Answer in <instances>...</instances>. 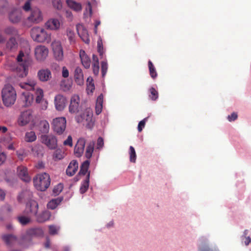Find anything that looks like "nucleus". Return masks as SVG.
I'll return each instance as SVG.
<instances>
[{"mask_svg": "<svg viewBox=\"0 0 251 251\" xmlns=\"http://www.w3.org/2000/svg\"><path fill=\"white\" fill-rule=\"evenodd\" d=\"M39 130L45 134L49 132L50 129V125L46 120H42L40 121L39 125Z\"/></svg>", "mask_w": 251, "mask_h": 251, "instance_id": "7c9ffc66", "label": "nucleus"}, {"mask_svg": "<svg viewBox=\"0 0 251 251\" xmlns=\"http://www.w3.org/2000/svg\"><path fill=\"white\" fill-rule=\"evenodd\" d=\"M92 81L93 79L92 77H88L87 78V88L88 90H90L91 92H93V90L95 89V86L94 84L92 82Z\"/></svg>", "mask_w": 251, "mask_h": 251, "instance_id": "603ef678", "label": "nucleus"}, {"mask_svg": "<svg viewBox=\"0 0 251 251\" xmlns=\"http://www.w3.org/2000/svg\"><path fill=\"white\" fill-rule=\"evenodd\" d=\"M102 108V106L96 105V113L97 115H99L101 113Z\"/></svg>", "mask_w": 251, "mask_h": 251, "instance_id": "774afa93", "label": "nucleus"}, {"mask_svg": "<svg viewBox=\"0 0 251 251\" xmlns=\"http://www.w3.org/2000/svg\"><path fill=\"white\" fill-rule=\"evenodd\" d=\"M130 161L135 163L136 159V154L134 148L132 146L129 148Z\"/></svg>", "mask_w": 251, "mask_h": 251, "instance_id": "37998d69", "label": "nucleus"}, {"mask_svg": "<svg viewBox=\"0 0 251 251\" xmlns=\"http://www.w3.org/2000/svg\"><path fill=\"white\" fill-rule=\"evenodd\" d=\"M41 142L50 150H54L57 147V139L53 134H43L41 136Z\"/></svg>", "mask_w": 251, "mask_h": 251, "instance_id": "423d86ee", "label": "nucleus"}, {"mask_svg": "<svg viewBox=\"0 0 251 251\" xmlns=\"http://www.w3.org/2000/svg\"><path fill=\"white\" fill-rule=\"evenodd\" d=\"M64 157V152L60 150L57 149L56 150L53 155V158L54 159V160H59L62 159H63Z\"/></svg>", "mask_w": 251, "mask_h": 251, "instance_id": "ea45409f", "label": "nucleus"}, {"mask_svg": "<svg viewBox=\"0 0 251 251\" xmlns=\"http://www.w3.org/2000/svg\"><path fill=\"white\" fill-rule=\"evenodd\" d=\"M18 222L22 225H26L30 222V219L28 217L21 216L17 218Z\"/></svg>", "mask_w": 251, "mask_h": 251, "instance_id": "79ce46f5", "label": "nucleus"}, {"mask_svg": "<svg viewBox=\"0 0 251 251\" xmlns=\"http://www.w3.org/2000/svg\"><path fill=\"white\" fill-rule=\"evenodd\" d=\"M85 143L86 141L83 138H80L78 140L74 149L76 156L80 157L82 155L84 152Z\"/></svg>", "mask_w": 251, "mask_h": 251, "instance_id": "ddd939ff", "label": "nucleus"}, {"mask_svg": "<svg viewBox=\"0 0 251 251\" xmlns=\"http://www.w3.org/2000/svg\"><path fill=\"white\" fill-rule=\"evenodd\" d=\"M37 82L35 80L30 79L26 82L21 83L20 86L23 89H26L28 91L33 90L35 87Z\"/></svg>", "mask_w": 251, "mask_h": 251, "instance_id": "cd10ccee", "label": "nucleus"}, {"mask_svg": "<svg viewBox=\"0 0 251 251\" xmlns=\"http://www.w3.org/2000/svg\"><path fill=\"white\" fill-rule=\"evenodd\" d=\"M238 117L237 114L235 112H233L230 115H228L227 119L229 122L234 121Z\"/></svg>", "mask_w": 251, "mask_h": 251, "instance_id": "4d7b16f0", "label": "nucleus"}, {"mask_svg": "<svg viewBox=\"0 0 251 251\" xmlns=\"http://www.w3.org/2000/svg\"><path fill=\"white\" fill-rule=\"evenodd\" d=\"M90 165V161L88 160L84 161L80 166L79 174L81 175H85L87 173H88V169Z\"/></svg>", "mask_w": 251, "mask_h": 251, "instance_id": "f704fd0d", "label": "nucleus"}, {"mask_svg": "<svg viewBox=\"0 0 251 251\" xmlns=\"http://www.w3.org/2000/svg\"><path fill=\"white\" fill-rule=\"evenodd\" d=\"M22 18V13L20 10L16 9L11 11L9 14V20L13 24L19 23Z\"/></svg>", "mask_w": 251, "mask_h": 251, "instance_id": "f3484780", "label": "nucleus"}, {"mask_svg": "<svg viewBox=\"0 0 251 251\" xmlns=\"http://www.w3.org/2000/svg\"><path fill=\"white\" fill-rule=\"evenodd\" d=\"M98 52L100 53V55H102V50H103V48L101 46V44H100V42L99 41L98 42Z\"/></svg>", "mask_w": 251, "mask_h": 251, "instance_id": "338daca9", "label": "nucleus"}, {"mask_svg": "<svg viewBox=\"0 0 251 251\" xmlns=\"http://www.w3.org/2000/svg\"><path fill=\"white\" fill-rule=\"evenodd\" d=\"M84 116H85L86 127L88 128H91L93 126L92 112L90 110H86L84 112Z\"/></svg>", "mask_w": 251, "mask_h": 251, "instance_id": "a878e982", "label": "nucleus"}, {"mask_svg": "<svg viewBox=\"0 0 251 251\" xmlns=\"http://www.w3.org/2000/svg\"><path fill=\"white\" fill-rule=\"evenodd\" d=\"M17 61L26 75L28 73V68L32 64L31 58L28 54H25L22 50H21L17 57Z\"/></svg>", "mask_w": 251, "mask_h": 251, "instance_id": "39448f33", "label": "nucleus"}, {"mask_svg": "<svg viewBox=\"0 0 251 251\" xmlns=\"http://www.w3.org/2000/svg\"><path fill=\"white\" fill-rule=\"evenodd\" d=\"M38 203L34 200L30 201L26 204V210L31 215L36 216L38 211Z\"/></svg>", "mask_w": 251, "mask_h": 251, "instance_id": "2eb2a0df", "label": "nucleus"}, {"mask_svg": "<svg viewBox=\"0 0 251 251\" xmlns=\"http://www.w3.org/2000/svg\"><path fill=\"white\" fill-rule=\"evenodd\" d=\"M150 95H149L150 98L152 100H155L158 99V92L153 87H151L149 90Z\"/></svg>", "mask_w": 251, "mask_h": 251, "instance_id": "a19ab883", "label": "nucleus"}, {"mask_svg": "<svg viewBox=\"0 0 251 251\" xmlns=\"http://www.w3.org/2000/svg\"><path fill=\"white\" fill-rule=\"evenodd\" d=\"M17 42L15 37H11L6 43V48L12 50L17 47Z\"/></svg>", "mask_w": 251, "mask_h": 251, "instance_id": "c9c22d12", "label": "nucleus"}, {"mask_svg": "<svg viewBox=\"0 0 251 251\" xmlns=\"http://www.w3.org/2000/svg\"><path fill=\"white\" fill-rule=\"evenodd\" d=\"M30 34L33 40L38 42H43L50 39V35L45 30L40 27H33Z\"/></svg>", "mask_w": 251, "mask_h": 251, "instance_id": "20e7f679", "label": "nucleus"}, {"mask_svg": "<svg viewBox=\"0 0 251 251\" xmlns=\"http://www.w3.org/2000/svg\"><path fill=\"white\" fill-rule=\"evenodd\" d=\"M243 238L244 240L243 241L241 240L242 242L244 243L246 246H248L250 243H251V238L250 237H244Z\"/></svg>", "mask_w": 251, "mask_h": 251, "instance_id": "e2e57ef3", "label": "nucleus"}, {"mask_svg": "<svg viewBox=\"0 0 251 251\" xmlns=\"http://www.w3.org/2000/svg\"><path fill=\"white\" fill-rule=\"evenodd\" d=\"M17 172L19 177L25 182H29L31 180L29 176L27 168L24 166H20L17 167Z\"/></svg>", "mask_w": 251, "mask_h": 251, "instance_id": "f8f14e48", "label": "nucleus"}, {"mask_svg": "<svg viewBox=\"0 0 251 251\" xmlns=\"http://www.w3.org/2000/svg\"><path fill=\"white\" fill-rule=\"evenodd\" d=\"M4 33L11 37H15L18 35V31L16 28L12 26L6 27L3 30Z\"/></svg>", "mask_w": 251, "mask_h": 251, "instance_id": "c756f323", "label": "nucleus"}, {"mask_svg": "<svg viewBox=\"0 0 251 251\" xmlns=\"http://www.w3.org/2000/svg\"><path fill=\"white\" fill-rule=\"evenodd\" d=\"M102 103H103V96L102 94H101L98 97V98L97 99L96 105L102 106Z\"/></svg>", "mask_w": 251, "mask_h": 251, "instance_id": "bf43d9fd", "label": "nucleus"}, {"mask_svg": "<svg viewBox=\"0 0 251 251\" xmlns=\"http://www.w3.org/2000/svg\"><path fill=\"white\" fill-rule=\"evenodd\" d=\"M75 79L76 83L81 85L83 84V74L82 69L77 67L75 68Z\"/></svg>", "mask_w": 251, "mask_h": 251, "instance_id": "393cba45", "label": "nucleus"}, {"mask_svg": "<svg viewBox=\"0 0 251 251\" xmlns=\"http://www.w3.org/2000/svg\"><path fill=\"white\" fill-rule=\"evenodd\" d=\"M63 186L62 184H59L54 187L53 192L56 195H58L63 190Z\"/></svg>", "mask_w": 251, "mask_h": 251, "instance_id": "3c124183", "label": "nucleus"}, {"mask_svg": "<svg viewBox=\"0 0 251 251\" xmlns=\"http://www.w3.org/2000/svg\"><path fill=\"white\" fill-rule=\"evenodd\" d=\"M67 35L71 44L74 43L75 42V34L74 31L70 29L67 30Z\"/></svg>", "mask_w": 251, "mask_h": 251, "instance_id": "a18cd8bd", "label": "nucleus"}, {"mask_svg": "<svg viewBox=\"0 0 251 251\" xmlns=\"http://www.w3.org/2000/svg\"><path fill=\"white\" fill-rule=\"evenodd\" d=\"M6 155L4 153H1L0 154V165H2L6 160Z\"/></svg>", "mask_w": 251, "mask_h": 251, "instance_id": "69168bd1", "label": "nucleus"}, {"mask_svg": "<svg viewBox=\"0 0 251 251\" xmlns=\"http://www.w3.org/2000/svg\"><path fill=\"white\" fill-rule=\"evenodd\" d=\"M104 144L103 139L102 137H100L97 140V148L100 149L102 148Z\"/></svg>", "mask_w": 251, "mask_h": 251, "instance_id": "13d9d810", "label": "nucleus"}, {"mask_svg": "<svg viewBox=\"0 0 251 251\" xmlns=\"http://www.w3.org/2000/svg\"><path fill=\"white\" fill-rule=\"evenodd\" d=\"M76 29L78 34L82 41L86 44H89L90 42V39L87 29L82 25H77Z\"/></svg>", "mask_w": 251, "mask_h": 251, "instance_id": "dca6fc26", "label": "nucleus"}, {"mask_svg": "<svg viewBox=\"0 0 251 251\" xmlns=\"http://www.w3.org/2000/svg\"><path fill=\"white\" fill-rule=\"evenodd\" d=\"M79 57L84 67L86 69L89 68L91 64V60L84 50H80Z\"/></svg>", "mask_w": 251, "mask_h": 251, "instance_id": "5701e85b", "label": "nucleus"}, {"mask_svg": "<svg viewBox=\"0 0 251 251\" xmlns=\"http://www.w3.org/2000/svg\"><path fill=\"white\" fill-rule=\"evenodd\" d=\"M28 193L29 192L27 191H24L21 192L18 196V201L21 202L23 201V199L25 198V196L26 195V194Z\"/></svg>", "mask_w": 251, "mask_h": 251, "instance_id": "6e6d98bb", "label": "nucleus"}, {"mask_svg": "<svg viewBox=\"0 0 251 251\" xmlns=\"http://www.w3.org/2000/svg\"><path fill=\"white\" fill-rule=\"evenodd\" d=\"M7 5V2L5 0H0V10L5 8Z\"/></svg>", "mask_w": 251, "mask_h": 251, "instance_id": "0e129e2a", "label": "nucleus"}, {"mask_svg": "<svg viewBox=\"0 0 251 251\" xmlns=\"http://www.w3.org/2000/svg\"><path fill=\"white\" fill-rule=\"evenodd\" d=\"M75 120L77 123H82L83 125L86 124V122H85V116H84V113L82 114L77 115L75 117Z\"/></svg>", "mask_w": 251, "mask_h": 251, "instance_id": "8fccbe9b", "label": "nucleus"}, {"mask_svg": "<svg viewBox=\"0 0 251 251\" xmlns=\"http://www.w3.org/2000/svg\"><path fill=\"white\" fill-rule=\"evenodd\" d=\"M35 216L38 223H44L50 219L51 213L49 211L45 210L38 215L37 214Z\"/></svg>", "mask_w": 251, "mask_h": 251, "instance_id": "bb28decb", "label": "nucleus"}, {"mask_svg": "<svg viewBox=\"0 0 251 251\" xmlns=\"http://www.w3.org/2000/svg\"><path fill=\"white\" fill-rule=\"evenodd\" d=\"M48 49L44 46H38L35 49L36 58L39 61L44 60L48 56Z\"/></svg>", "mask_w": 251, "mask_h": 251, "instance_id": "9d476101", "label": "nucleus"}, {"mask_svg": "<svg viewBox=\"0 0 251 251\" xmlns=\"http://www.w3.org/2000/svg\"><path fill=\"white\" fill-rule=\"evenodd\" d=\"M1 96L3 104L6 106L14 103L16 100V93L14 88L10 84H6L2 90Z\"/></svg>", "mask_w": 251, "mask_h": 251, "instance_id": "f03ea898", "label": "nucleus"}, {"mask_svg": "<svg viewBox=\"0 0 251 251\" xmlns=\"http://www.w3.org/2000/svg\"><path fill=\"white\" fill-rule=\"evenodd\" d=\"M63 144L65 146H69L70 147L73 146L72 138L71 135H69L67 139L64 141Z\"/></svg>", "mask_w": 251, "mask_h": 251, "instance_id": "5fc2aeb1", "label": "nucleus"}, {"mask_svg": "<svg viewBox=\"0 0 251 251\" xmlns=\"http://www.w3.org/2000/svg\"><path fill=\"white\" fill-rule=\"evenodd\" d=\"M67 100L62 95H57L54 98V104L56 110L62 111L66 107Z\"/></svg>", "mask_w": 251, "mask_h": 251, "instance_id": "9b49d317", "label": "nucleus"}, {"mask_svg": "<svg viewBox=\"0 0 251 251\" xmlns=\"http://www.w3.org/2000/svg\"><path fill=\"white\" fill-rule=\"evenodd\" d=\"M60 227L54 225H50L49 226V233L51 235H54L58 233Z\"/></svg>", "mask_w": 251, "mask_h": 251, "instance_id": "c03bdc74", "label": "nucleus"}, {"mask_svg": "<svg viewBox=\"0 0 251 251\" xmlns=\"http://www.w3.org/2000/svg\"><path fill=\"white\" fill-rule=\"evenodd\" d=\"M31 119V113L29 110H26L22 113L19 119V123L21 126L28 124Z\"/></svg>", "mask_w": 251, "mask_h": 251, "instance_id": "aec40b11", "label": "nucleus"}, {"mask_svg": "<svg viewBox=\"0 0 251 251\" xmlns=\"http://www.w3.org/2000/svg\"><path fill=\"white\" fill-rule=\"evenodd\" d=\"M148 66L151 76L153 79L156 78L157 75V74L153 64L150 60L148 62Z\"/></svg>", "mask_w": 251, "mask_h": 251, "instance_id": "58836bf2", "label": "nucleus"}, {"mask_svg": "<svg viewBox=\"0 0 251 251\" xmlns=\"http://www.w3.org/2000/svg\"><path fill=\"white\" fill-rule=\"evenodd\" d=\"M43 17L41 10L38 7L32 8L29 16L23 22V25L30 27L34 24H37L43 21Z\"/></svg>", "mask_w": 251, "mask_h": 251, "instance_id": "7ed1b4c3", "label": "nucleus"}, {"mask_svg": "<svg viewBox=\"0 0 251 251\" xmlns=\"http://www.w3.org/2000/svg\"><path fill=\"white\" fill-rule=\"evenodd\" d=\"M33 181L34 186L37 190L45 191L50 184V178L47 173H40L33 178Z\"/></svg>", "mask_w": 251, "mask_h": 251, "instance_id": "f257e3e1", "label": "nucleus"}, {"mask_svg": "<svg viewBox=\"0 0 251 251\" xmlns=\"http://www.w3.org/2000/svg\"><path fill=\"white\" fill-rule=\"evenodd\" d=\"M44 231L41 227L31 228L26 231V235L29 237L43 236Z\"/></svg>", "mask_w": 251, "mask_h": 251, "instance_id": "4be33fe9", "label": "nucleus"}, {"mask_svg": "<svg viewBox=\"0 0 251 251\" xmlns=\"http://www.w3.org/2000/svg\"><path fill=\"white\" fill-rule=\"evenodd\" d=\"M108 69V65L106 62L102 61L101 63V70L103 77L105 75Z\"/></svg>", "mask_w": 251, "mask_h": 251, "instance_id": "49530a36", "label": "nucleus"}, {"mask_svg": "<svg viewBox=\"0 0 251 251\" xmlns=\"http://www.w3.org/2000/svg\"><path fill=\"white\" fill-rule=\"evenodd\" d=\"M21 100L23 102V106L28 107L30 106L33 102V96L29 92L23 93Z\"/></svg>", "mask_w": 251, "mask_h": 251, "instance_id": "6ab92c4d", "label": "nucleus"}, {"mask_svg": "<svg viewBox=\"0 0 251 251\" xmlns=\"http://www.w3.org/2000/svg\"><path fill=\"white\" fill-rule=\"evenodd\" d=\"M95 142L92 141L90 142L86 147L85 156L87 159H90L94 151Z\"/></svg>", "mask_w": 251, "mask_h": 251, "instance_id": "72a5a7b5", "label": "nucleus"}, {"mask_svg": "<svg viewBox=\"0 0 251 251\" xmlns=\"http://www.w3.org/2000/svg\"><path fill=\"white\" fill-rule=\"evenodd\" d=\"M90 172L87 173L85 179L83 181L80 188V192L81 194L85 193L88 190L89 186Z\"/></svg>", "mask_w": 251, "mask_h": 251, "instance_id": "c85d7f7f", "label": "nucleus"}, {"mask_svg": "<svg viewBox=\"0 0 251 251\" xmlns=\"http://www.w3.org/2000/svg\"><path fill=\"white\" fill-rule=\"evenodd\" d=\"M65 83H66V80L62 81L61 86L63 88H64V90H69L70 89V88L71 87V85L70 84H66Z\"/></svg>", "mask_w": 251, "mask_h": 251, "instance_id": "680f3d73", "label": "nucleus"}, {"mask_svg": "<svg viewBox=\"0 0 251 251\" xmlns=\"http://www.w3.org/2000/svg\"><path fill=\"white\" fill-rule=\"evenodd\" d=\"M62 200V198L60 197H58L55 199H52L48 202L47 204V207L49 209L52 210L54 209L61 203Z\"/></svg>", "mask_w": 251, "mask_h": 251, "instance_id": "2f4dec72", "label": "nucleus"}, {"mask_svg": "<svg viewBox=\"0 0 251 251\" xmlns=\"http://www.w3.org/2000/svg\"><path fill=\"white\" fill-rule=\"evenodd\" d=\"M60 25V22L56 19H51L48 20L45 24L47 28L50 30H57L59 29Z\"/></svg>", "mask_w": 251, "mask_h": 251, "instance_id": "b1692460", "label": "nucleus"}, {"mask_svg": "<svg viewBox=\"0 0 251 251\" xmlns=\"http://www.w3.org/2000/svg\"><path fill=\"white\" fill-rule=\"evenodd\" d=\"M147 119L148 118H145L139 123L138 125V130L139 132H141L143 129L145 127Z\"/></svg>", "mask_w": 251, "mask_h": 251, "instance_id": "de8ad7c7", "label": "nucleus"}, {"mask_svg": "<svg viewBox=\"0 0 251 251\" xmlns=\"http://www.w3.org/2000/svg\"><path fill=\"white\" fill-rule=\"evenodd\" d=\"M79 102L80 99L78 96L74 95L71 98L69 107L70 113L74 114L79 112L80 108Z\"/></svg>", "mask_w": 251, "mask_h": 251, "instance_id": "1a4fd4ad", "label": "nucleus"}, {"mask_svg": "<svg viewBox=\"0 0 251 251\" xmlns=\"http://www.w3.org/2000/svg\"><path fill=\"white\" fill-rule=\"evenodd\" d=\"M52 3L55 8L58 10L62 8V5L60 0H52Z\"/></svg>", "mask_w": 251, "mask_h": 251, "instance_id": "09e8293b", "label": "nucleus"}, {"mask_svg": "<svg viewBox=\"0 0 251 251\" xmlns=\"http://www.w3.org/2000/svg\"><path fill=\"white\" fill-rule=\"evenodd\" d=\"M52 50L55 58L61 61L63 58V51L61 43L59 41H54L51 44Z\"/></svg>", "mask_w": 251, "mask_h": 251, "instance_id": "6e6552de", "label": "nucleus"}, {"mask_svg": "<svg viewBox=\"0 0 251 251\" xmlns=\"http://www.w3.org/2000/svg\"><path fill=\"white\" fill-rule=\"evenodd\" d=\"M66 3L68 6L76 11H80L82 6L80 3L76 2L73 0H67Z\"/></svg>", "mask_w": 251, "mask_h": 251, "instance_id": "473e14b6", "label": "nucleus"}, {"mask_svg": "<svg viewBox=\"0 0 251 251\" xmlns=\"http://www.w3.org/2000/svg\"><path fill=\"white\" fill-rule=\"evenodd\" d=\"M35 95L36 102L38 103L41 102L44 97V93L43 90L39 88H37L35 91Z\"/></svg>", "mask_w": 251, "mask_h": 251, "instance_id": "4c0bfd02", "label": "nucleus"}, {"mask_svg": "<svg viewBox=\"0 0 251 251\" xmlns=\"http://www.w3.org/2000/svg\"><path fill=\"white\" fill-rule=\"evenodd\" d=\"M99 64L97 63H93V73L95 75H98L99 72Z\"/></svg>", "mask_w": 251, "mask_h": 251, "instance_id": "864d4df0", "label": "nucleus"}, {"mask_svg": "<svg viewBox=\"0 0 251 251\" xmlns=\"http://www.w3.org/2000/svg\"><path fill=\"white\" fill-rule=\"evenodd\" d=\"M52 126L54 132L60 135L65 131L66 127V120L65 117H58L52 121Z\"/></svg>", "mask_w": 251, "mask_h": 251, "instance_id": "0eeeda50", "label": "nucleus"}, {"mask_svg": "<svg viewBox=\"0 0 251 251\" xmlns=\"http://www.w3.org/2000/svg\"><path fill=\"white\" fill-rule=\"evenodd\" d=\"M2 239L5 244L8 246H12L18 241L16 236L12 234H4L2 236Z\"/></svg>", "mask_w": 251, "mask_h": 251, "instance_id": "a211bd4d", "label": "nucleus"}, {"mask_svg": "<svg viewBox=\"0 0 251 251\" xmlns=\"http://www.w3.org/2000/svg\"><path fill=\"white\" fill-rule=\"evenodd\" d=\"M37 77L42 82H47L51 78V73L48 69H41L37 73Z\"/></svg>", "mask_w": 251, "mask_h": 251, "instance_id": "4468645a", "label": "nucleus"}, {"mask_svg": "<svg viewBox=\"0 0 251 251\" xmlns=\"http://www.w3.org/2000/svg\"><path fill=\"white\" fill-rule=\"evenodd\" d=\"M36 139V135L34 132L30 131L25 133V140L27 142H32Z\"/></svg>", "mask_w": 251, "mask_h": 251, "instance_id": "e433bc0d", "label": "nucleus"}, {"mask_svg": "<svg viewBox=\"0 0 251 251\" xmlns=\"http://www.w3.org/2000/svg\"><path fill=\"white\" fill-rule=\"evenodd\" d=\"M78 167V162L75 160H73L71 161L66 169V174L72 176H74L77 171Z\"/></svg>", "mask_w": 251, "mask_h": 251, "instance_id": "412c9836", "label": "nucleus"}, {"mask_svg": "<svg viewBox=\"0 0 251 251\" xmlns=\"http://www.w3.org/2000/svg\"><path fill=\"white\" fill-rule=\"evenodd\" d=\"M69 71L66 67H63L62 68V76L64 78H67L69 76Z\"/></svg>", "mask_w": 251, "mask_h": 251, "instance_id": "052dcab7", "label": "nucleus"}]
</instances>
